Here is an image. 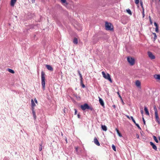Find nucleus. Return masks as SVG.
<instances>
[{"instance_id":"f257e3e1","label":"nucleus","mask_w":160,"mask_h":160,"mask_svg":"<svg viewBox=\"0 0 160 160\" xmlns=\"http://www.w3.org/2000/svg\"><path fill=\"white\" fill-rule=\"evenodd\" d=\"M45 73L42 71L41 72V84L43 90L45 89Z\"/></svg>"},{"instance_id":"f03ea898","label":"nucleus","mask_w":160,"mask_h":160,"mask_svg":"<svg viewBox=\"0 0 160 160\" xmlns=\"http://www.w3.org/2000/svg\"><path fill=\"white\" fill-rule=\"evenodd\" d=\"M154 111H155V117L156 119V121L157 122L158 124H160V120L158 114V112L156 106H154L153 107Z\"/></svg>"},{"instance_id":"7ed1b4c3","label":"nucleus","mask_w":160,"mask_h":160,"mask_svg":"<svg viewBox=\"0 0 160 160\" xmlns=\"http://www.w3.org/2000/svg\"><path fill=\"white\" fill-rule=\"evenodd\" d=\"M102 74L103 77L106 79L109 80L111 82H112V81L110 75L108 73H105L104 72H102Z\"/></svg>"},{"instance_id":"20e7f679","label":"nucleus","mask_w":160,"mask_h":160,"mask_svg":"<svg viewBox=\"0 0 160 160\" xmlns=\"http://www.w3.org/2000/svg\"><path fill=\"white\" fill-rule=\"evenodd\" d=\"M128 62L131 65H133L135 63L134 59L131 57H128L127 58Z\"/></svg>"},{"instance_id":"39448f33","label":"nucleus","mask_w":160,"mask_h":160,"mask_svg":"<svg viewBox=\"0 0 160 160\" xmlns=\"http://www.w3.org/2000/svg\"><path fill=\"white\" fill-rule=\"evenodd\" d=\"M106 29L108 30H111L112 29L111 24L107 22H106L105 24Z\"/></svg>"},{"instance_id":"423d86ee","label":"nucleus","mask_w":160,"mask_h":160,"mask_svg":"<svg viewBox=\"0 0 160 160\" xmlns=\"http://www.w3.org/2000/svg\"><path fill=\"white\" fill-rule=\"evenodd\" d=\"M81 109L83 110H84L87 109H90V107L87 103H85V104H84L83 105H81Z\"/></svg>"},{"instance_id":"0eeeda50","label":"nucleus","mask_w":160,"mask_h":160,"mask_svg":"<svg viewBox=\"0 0 160 160\" xmlns=\"http://www.w3.org/2000/svg\"><path fill=\"white\" fill-rule=\"evenodd\" d=\"M148 55L149 58L151 59H153L155 58V56L152 54V52H148Z\"/></svg>"},{"instance_id":"6e6552de","label":"nucleus","mask_w":160,"mask_h":160,"mask_svg":"<svg viewBox=\"0 0 160 160\" xmlns=\"http://www.w3.org/2000/svg\"><path fill=\"white\" fill-rule=\"evenodd\" d=\"M99 101L101 105L103 107H104V103L102 99L99 97H98Z\"/></svg>"},{"instance_id":"1a4fd4ad","label":"nucleus","mask_w":160,"mask_h":160,"mask_svg":"<svg viewBox=\"0 0 160 160\" xmlns=\"http://www.w3.org/2000/svg\"><path fill=\"white\" fill-rule=\"evenodd\" d=\"M150 145L152 147V148L154 149L155 150H157V147L152 142H150Z\"/></svg>"},{"instance_id":"9d476101","label":"nucleus","mask_w":160,"mask_h":160,"mask_svg":"<svg viewBox=\"0 0 160 160\" xmlns=\"http://www.w3.org/2000/svg\"><path fill=\"white\" fill-rule=\"evenodd\" d=\"M135 84L137 87L140 88H141V83L139 81H136V82Z\"/></svg>"},{"instance_id":"9b49d317","label":"nucleus","mask_w":160,"mask_h":160,"mask_svg":"<svg viewBox=\"0 0 160 160\" xmlns=\"http://www.w3.org/2000/svg\"><path fill=\"white\" fill-rule=\"evenodd\" d=\"M94 143L96 145H97L98 146H100V143H99V142H98V140L96 138H94Z\"/></svg>"},{"instance_id":"f8f14e48","label":"nucleus","mask_w":160,"mask_h":160,"mask_svg":"<svg viewBox=\"0 0 160 160\" xmlns=\"http://www.w3.org/2000/svg\"><path fill=\"white\" fill-rule=\"evenodd\" d=\"M46 67L48 70H49L51 71H53V68L50 65H46Z\"/></svg>"},{"instance_id":"ddd939ff","label":"nucleus","mask_w":160,"mask_h":160,"mask_svg":"<svg viewBox=\"0 0 160 160\" xmlns=\"http://www.w3.org/2000/svg\"><path fill=\"white\" fill-rule=\"evenodd\" d=\"M16 1L17 0H11L10 2V5L12 7L14 6Z\"/></svg>"},{"instance_id":"4468645a","label":"nucleus","mask_w":160,"mask_h":160,"mask_svg":"<svg viewBox=\"0 0 160 160\" xmlns=\"http://www.w3.org/2000/svg\"><path fill=\"white\" fill-rule=\"evenodd\" d=\"M78 72L79 74V75L80 77V82L81 83H82V75L80 73V71L79 70L78 71Z\"/></svg>"},{"instance_id":"2eb2a0df","label":"nucleus","mask_w":160,"mask_h":160,"mask_svg":"<svg viewBox=\"0 0 160 160\" xmlns=\"http://www.w3.org/2000/svg\"><path fill=\"white\" fill-rule=\"evenodd\" d=\"M101 128L104 131H106L107 130V127L105 125H102Z\"/></svg>"},{"instance_id":"dca6fc26","label":"nucleus","mask_w":160,"mask_h":160,"mask_svg":"<svg viewBox=\"0 0 160 160\" xmlns=\"http://www.w3.org/2000/svg\"><path fill=\"white\" fill-rule=\"evenodd\" d=\"M154 77L156 79L160 80V75H154Z\"/></svg>"},{"instance_id":"f3484780","label":"nucleus","mask_w":160,"mask_h":160,"mask_svg":"<svg viewBox=\"0 0 160 160\" xmlns=\"http://www.w3.org/2000/svg\"><path fill=\"white\" fill-rule=\"evenodd\" d=\"M144 110L145 112L148 115H149V112L147 108L146 107H144Z\"/></svg>"},{"instance_id":"a211bd4d","label":"nucleus","mask_w":160,"mask_h":160,"mask_svg":"<svg viewBox=\"0 0 160 160\" xmlns=\"http://www.w3.org/2000/svg\"><path fill=\"white\" fill-rule=\"evenodd\" d=\"M116 129V130L117 132V134H118V135H119V136L120 137H122V134L120 133L119 132L118 130L116 128L115 129Z\"/></svg>"},{"instance_id":"6ab92c4d","label":"nucleus","mask_w":160,"mask_h":160,"mask_svg":"<svg viewBox=\"0 0 160 160\" xmlns=\"http://www.w3.org/2000/svg\"><path fill=\"white\" fill-rule=\"evenodd\" d=\"M31 106L32 107H35L36 106V105L35 103L34 102V101L33 99H32L31 100Z\"/></svg>"},{"instance_id":"aec40b11","label":"nucleus","mask_w":160,"mask_h":160,"mask_svg":"<svg viewBox=\"0 0 160 160\" xmlns=\"http://www.w3.org/2000/svg\"><path fill=\"white\" fill-rule=\"evenodd\" d=\"M32 113L34 118L35 120L36 118V115L35 112V111H32Z\"/></svg>"},{"instance_id":"412c9836","label":"nucleus","mask_w":160,"mask_h":160,"mask_svg":"<svg viewBox=\"0 0 160 160\" xmlns=\"http://www.w3.org/2000/svg\"><path fill=\"white\" fill-rule=\"evenodd\" d=\"M73 42L75 44H77V43H78V40L77 38H74L73 41Z\"/></svg>"},{"instance_id":"4be33fe9","label":"nucleus","mask_w":160,"mask_h":160,"mask_svg":"<svg viewBox=\"0 0 160 160\" xmlns=\"http://www.w3.org/2000/svg\"><path fill=\"white\" fill-rule=\"evenodd\" d=\"M8 71L12 73H14V71L11 69H10V68H8Z\"/></svg>"},{"instance_id":"5701e85b","label":"nucleus","mask_w":160,"mask_h":160,"mask_svg":"<svg viewBox=\"0 0 160 160\" xmlns=\"http://www.w3.org/2000/svg\"><path fill=\"white\" fill-rule=\"evenodd\" d=\"M127 12L130 15H131L132 14V12L129 9H127L126 10Z\"/></svg>"},{"instance_id":"b1692460","label":"nucleus","mask_w":160,"mask_h":160,"mask_svg":"<svg viewBox=\"0 0 160 160\" xmlns=\"http://www.w3.org/2000/svg\"><path fill=\"white\" fill-rule=\"evenodd\" d=\"M153 139L156 142H157V143L158 142V141L157 140L156 137V136H153Z\"/></svg>"},{"instance_id":"393cba45","label":"nucleus","mask_w":160,"mask_h":160,"mask_svg":"<svg viewBox=\"0 0 160 160\" xmlns=\"http://www.w3.org/2000/svg\"><path fill=\"white\" fill-rule=\"evenodd\" d=\"M112 149H113V150L114 151H116V147L113 144L112 145Z\"/></svg>"},{"instance_id":"a878e982","label":"nucleus","mask_w":160,"mask_h":160,"mask_svg":"<svg viewBox=\"0 0 160 160\" xmlns=\"http://www.w3.org/2000/svg\"><path fill=\"white\" fill-rule=\"evenodd\" d=\"M130 118L132 120V121L135 124L136 123V122L135 120H134L133 117L132 116H131L130 117Z\"/></svg>"},{"instance_id":"bb28decb","label":"nucleus","mask_w":160,"mask_h":160,"mask_svg":"<svg viewBox=\"0 0 160 160\" xmlns=\"http://www.w3.org/2000/svg\"><path fill=\"white\" fill-rule=\"evenodd\" d=\"M42 145L41 144L40 145V146L39 147V151H41L42 150Z\"/></svg>"},{"instance_id":"cd10ccee","label":"nucleus","mask_w":160,"mask_h":160,"mask_svg":"<svg viewBox=\"0 0 160 160\" xmlns=\"http://www.w3.org/2000/svg\"><path fill=\"white\" fill-rule=\"evenodd\" d=\"M149 21H150V23L152 24V21L151 20V17L150 16H149Z\"/></svg>"},{"instance_id":"c85d7f7f","label":"nucleus","mask_w":160,"mask_h":160,"mask_svg":"<svg viewBox=\"0 0 160 160\" xmlns=\"http://www.w3.org/2000/svg\"><path fill=\"white\" fill-rule=\"evenodd\" d=\"M135 124L138 127V128H139L140 129H141V128L139 126V125L138 124H137V123H135Z\"/></svg>"},{"instance_id":"c756f323","label":"nucleus","mask_w":160,"mask_h":160,"mask_svg":"<svg viewBox=\"0 0 160 160\" xmlns=\"http://www.w3.org/2000/svg\"><path fill=\"white\" fill-rule=\"evenodd\" d=\"M61 2L63 3H66V0H61Z\"/></svg>"},{"instance_id":"7c9ffc66","label":"nucleus","mask_w":160,"mask_h":160,"mask_svg":"<svg viewBox=\"0 0 160 160\" xmlns=\"http://www.w3.org/2000/svg\"><path fill=\"white\" fill-rule=\"evenodd\" d=\"M142 14V18H144L145 16V14H144V10L143 8Z\"/></svg>"},{"instance_id":"2f4dec72","label":"nucleus","mask_w":160,"mask_h":160,"mask_svg":"<svg viewBox=\"0 0 160 160\" xmlns=\"http://www.w3.org/2000/svg\"><path fill=\"white\" fill-rule=\"evenodd\" d=\"M135 2L136 4H138L139 2V0H135Z\"/></svg>"},{"instance_id":"473e14b6","label":"nucleus","mask_w":160,"mask_h":160,"mask_svg":"<svg viewBox=\"0 0 160 160\" xmlns=\"http://www.w3.org/2000/svg\"><path fill=\"white\" fill-rule=\"evenodd\" d=\"M154 25L156 27H156H158V25L157 23L156 22H154Z\"/></svg>"},{"instance_id":"72a5a7b5","label":"nucleus","mask_w":160,"mask_h":160,"mask_svg":"<svg viewBox=\"0 0 160 160\" xmlns=\"http://www.w3.org/2000/svg\"><path fill=\"white\" fill-rule=\"evenodd\" d=\"M155 31L158 32V27H156L155 28Z\"/></svg>"},{"instance_id":"f704fd0d","label":"nucleus","mask_w":160,"mask_h":160,"mask_svg":"<svg viewBox=\"0 0 160 160\" xmlns=\"http://www.w3.org/2000/svg\"><path fill=\"white\" fill-rule=\"evenodd\" d=\"M156 38H157V35H155L154 36V38H153L154 41H155L156 39Z\"/></svg>"},{"instance_id":"c9c22d12","label":"nucleus","mask_w":160,"mask_h":160,"mask_svg":"<svg viewBox=\"0 0 160 160\" xmlns=\"http://www.w3.org/2000/svg\"><path fill=\"white\" fill-rule=\"evenodd\" d=\"M140 4H141V7H142V8H143V3H142V1H140Z\"/></svg>"},{"instance_id":"e433bc0d","label":"nucleus","mask_w":160,"mask_h":160,"mask_svg":"<svg viewBox=\"0 0 160 160\" xmlns=\"http://www.w3.org/2000/svg\"><path fill=\"white\" fill-rule=\"evenodd\" d=\"M117 93L119 96V97L121 99H122V98L121 96H120L119 92H118Z\"/></svg>"},{"instance_id":"4c0bfd02","label":"nucleus","mask_w":160,"mask_h":160,"mask_svg":"<svg viewBox=\"0 0 160 160\" xmlns=\"http://www.w3.org/2000/svg\"><path fill=\"white\" fill-rule=\"evenodd\" d=\"M34 107H32V111H34Z\"/></svg>"},{"instance_id":"58836bf2","label":"nucleus","mask_w":160,"mask_h":160,"mask_svg":"<svg viewBox=\"0 0 160 160\" xmlns=\"http://www.w3.org/2000/svg\"><path fill=\"white\" fill-rule=\"evenodd\" d=\"M34 100L36 103H38V101L36 98H35V99H34Z\"/></svg>"},{"instance_id":"ea45409f","label":"nucleus","mask_w":160,"mask_h":160,"mask_svg":"<svg viewBox=\"0 0 160 160\" xmlns=\"http://www.w3.org/2000/svg\"><path fill=\"white\" fill-rule=\"evenodd\" d=\"M142 119H143V123L144 125H145V120L143 118Z\"/></svg>"},{"instance_id":"a19ab883","label":"nucleus","mask_w":160,"mask_h":160,"mask_svg":"<svg viewBox=\"0 0 160 160\" xmlns=\"http://www.w3.org/2000/svg\"><path fill=\"white\" fill-rule=\"evenodd\" d=\"M136 138H139V135L137 134L136 135Z\"/></svg>"},{"instance_id":"79ce46f5","label":"nucleus","mask_w":160,"mask_h":160,"mask_svg":"<svg viewBox=\"0 0 160 160\" xmlns=\"http://www.w3.org/2000/svg\"><path fill=\"white\" fill-rule=\"evenodd\" d=\"M74 110H75V114L76 115L77 114V110L76 109H75Z\"/></svg>"},{"instance_id":"37998d69","label":"nucleus","mask_w":160,"mask_h":160,"mask_svg":"<svg viewBox=\"0 0 160 160\" xmlns=\"http://www.w3.org/2000/svg\"><path fill=\"white\" fill-rule=\"evenodd\" d=\"M75 150H76V152H78V147H75Z\"/></svg>"},{"instance_id":"c03bdc74","label":"nucleus","mask_w":160,"mask_h":160,"mask_svg":"<svg viewBox=\"0 0 160 160\" xmlns=\"http://www.w3.org/2000/svg\"><path fill=\"white\" fill-rule=\"evenodd\" d=\"M82 87L83 88H84L85 87V85L84 84H82Z\"/></svg>"},{"instance_id":"a18cd8bd","label":"nucleus","mask_w":160,"mask_h":160,"mask_svg":"<svg viewBox=\"0 0 160 160\" xmlns=\"http://www.w3.org/2000/svg\"><path fill=\"white\" fill-rule=\"evenodd\" d=\"M121 99V100L122 101V104H124V103L123 101V100H122V99Z\"/></svg>"},{"instance_id":"49530a36","label":"nucleus","mask_w":160,"mask_h":160,"mask_svg":"<svg viewBox=\"0 0 160 160\" xmlns=\"http://www.w3.org/2000/svg\"><path fill=\"white\" fill-rule=\"evenodd\" d=\"M141 113L142 114H143V111L142 110L141 111Z\"/></svg>"},{"instance_id":"de8ad7c7","label":"nucleus","mask_w":160,"mask_h":160,"mask_svg":"<svg viewBox=\"0 0 160 160\" xmlns=\"http://www.w3.org/2000/svg\"><path fill=\"white\" fill-rule=\"evenodd\" d=\"M78 118H80V115L79 114H78Z\"/></svg>"},{"instance_id":"09e8293b","label":"nucleus","mask_w":160,"mask_h":160,"mask_svg":"<svg viewBox=\"0 0 160 160\" xmlns=\"http://www.w3.org/2000/svg\"><path fill=\"white\" fill-rule=\"evenodd\" d=\"M112 107L114 108H116V106L115 105H113L112 106Z\"/></svg>"},{"instance_id":"8fccbe9b","label":"nucleus","mask_w":160,"mask_h":160,"mask_svg":"<svg viewBox=\"0 0 160 160\" xmlns=\"http://www.w3.org/2000/svg\"><path fill=\"white\" fill-rule=\"evenodd\" d=\"M152 34L154 35V36L155 35H156V34L155 33H154V32Z\"/></svg>"},{"instance_id":"3c124183","label":"nucleus","mask_w":160,"mask_h":160,"mask_svg":"<svg viewBox=\"0 0 160 160\" xmlns=\"http://www.w3.org/2000/svg\"><path fill=\"white\" fill-rule=\"evenodd\" d=\"M127 118H128L129 119H130V118L128 116V115H127Z\"/></svg>"},{"instance_id":"603ef678","label":"nucleus","mask_w":160,"mask_h":160,"mask_svg":"<svg viewBox=\"0 0 160 160\" xmlns=\"http://www.w3.org/2000/svg\"><path fill=\"white\" fill-rule=\"evenodd\" d=\"M159 140L160 141V137L159 138Z\"/></svg>"},{"instance_id":"864d4df0","label":"nucleus","mask_w":160,"mask_h":160,"mask_svg":"<svg viewBox=\"0 0 160 160\" xmlns=\"http://www.w3.org/2000/svg\"><path fill=\"white\" fill-rule=\"evenodd\" d=\"M159 1L160 2V0H159Z\"/></svg>"}]
</instances>
